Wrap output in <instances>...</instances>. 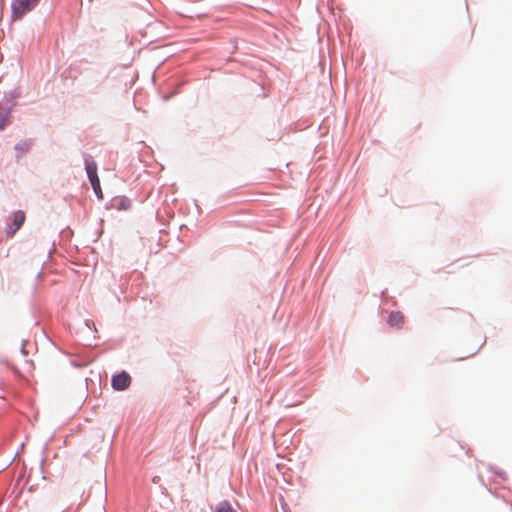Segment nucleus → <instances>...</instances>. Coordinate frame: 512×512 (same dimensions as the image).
I'll list each match as a JSON object with an SVG mask.
<instances>
[{"label": "nucleus", "mask_w": 512, "mask_h": 512, "mask_svg": "<svg viewBox=\"0 0 512 512\" xmlns=\"http://www.w3.org/2000/svg\"><path fill=\"white\" fill-rule=\"evenodd\" d=\"M21 353H22L23 355H27V351H26V349H25V345H24V343L22 344V347H21Z\"/></svg>", "instance_id": "14"}, {"label": "nucleus", "mask_w": 512, "mask_h": 512, "mask_svg": "<svg viewBox=\"0 0 512 512\" xmlns=\"http://www.w3.org/2000/svg\"><path fill=\"white\" fill-rule=\"evenodd\" d=\"M12 123V114L0 111V131Z\"/></svg>", "instance_id": "9"}, {"label": "nucleus", "mask_w": 512, "mask_h": 512, "mask_svg": "<svg viewBox=\"0 0 512 512\" xmlns=\"http://www.w3.org/2000/svg\"><path fill=\"white\" fill-rule=\"evenodd\" d=\"M26 219L24 211L17 210L12 215V224H7L5 234L7 237H12L22 227Z\"/></svg>", "instance_id": "4"}, {"label": "nucleus", "mask_w": 512, "mask_h": 512, "mask_svg": "<svg viewBox=\"0 0 512 512\" xmlns=\"http://www.w3.org/2000/svg\"><path fill=\"white\" fill-rule=\"evenodd\" d=\"M16 107V104L12 101L7 100L6 98H2L0 100V111H4L6 113H12V110Z\"/></svg>", "instance_id": "10"}, {"label": "nucleus", "mask_w": 512, "mask_h": 512, "mask_svg": "<svg viewBox=\"0 0 512 512\" xmlns=\"http://www.w3.org/2000/svg\"><path fill=\"white\" fill-rule=\"evenodd\" d=\"M215 512H233V509L227 500H223L217 505Z\"/></svg>", "instance_id": "12"}, {"label": "nucleus", "mask_w": 512, "mask_h": 512, "mask_svg": "<svg viewBox=\"0 0 512 512\" xmlns=\"http://www.w3.org/2000/svg\"><path fill=\"white\" fill-rule=\"evenodd\" d=\"M496 473H497V474H498L502 479H504V473H503V472H501V471H497Z\"/></svg>", "instance_id": "15"}, {"label": "nucleus", "mask_w": 512, "mask_h": 512, "mask_svg": "<svg viewBox=\"0 0 512 512\" xmlns=\"http://www.w3.org/2000/svg\"><path fill=\"white\" fill-rule=\"evenodd\" d=\"M33 145L32 139H25L17 142L14 146V149L19 152V154L16 155V158L19 159L22 154L27 153Z\"/></svg>", "instance_id": "6"}, {"label": "nucleus", "mask_w": 512, "mask_h": 512, "mask_svg": "<svg viewBox=\"0 0 512 512\" xmlns=\"http://www.w3.org/2000/svg\"><path fill=\"white\" fill-rule=\"evenodd\" d=\"M91 186H92V189L96 195V197L99 199V200H102L103 199V192H102V189H101V185H100V180L96 181V182H92L90 183Z\"/></svg>", "instance_id": "13"}, {"label": "nucleus", "mask_w": 512, "mask_h": 512, "mask_svg": "<svg viewBox=\"0 0 512 512\" xmlns=\"http://www.w3.org/2000/svg\"><path fill=\"white\" fill-rule=\"evenodd\" d=\"M11 462H12V460L9 463H7L2 469H0V471L4 470L6 467L10 466Z\"/></svg>", "instance_id": "16"}, {"label": "nucleus", "mask_w": 512, "mask_h": 512, "mask_svg": "<svg viewBox=\"0 0 512 512\" xmlns=\"http://www.w3.org/2000/svg\"><path fill=\"white\" fill-rule=\"evenodd\" d=\"M107 73L99 67H90L85 70L83 86L89 93H97L106 81Z\"/></svg>", "instance_id": "1"}, {"label": "nucleus", "mask_w": 512, "mask_h": 512, "mask_svg": "<svg viewBox=\"0 0 512 512\" xmlns=\"http://www.w3.org/2000/svg\"><path fill=\"white\" fill-rule=\"evenodd\" d=\"M387 323L390 327L400 328L404 323V316L401 312H391L388 316Z\"/></svg>", "instance_id": "7"}, {"label": "nucleus", "mask_w": 512, "mask_h": 512, "mask_svg": "<svg viewBox=\"0 0 512 512\" xmlns=\"http://www.w3.org/2000/svg\"><path fill=\"white\" fill-rule=\"evenodd\" d=\"M21 97V91L18 88H14L9 92L5 93L4 98L9 101H12L17 105V99Z\"/></svg>", "instance_id": "11"}, {"label": "nucleus", "mask_w": 512, "mask_h": 512, "mask_svg": "<svg viewBox=\"0 0 512 512\" xmlns=\"http://www.w3.org/2000/svg\"><path fill=\"white\" fill-rule=\"evenodd\" d=\"M84 168L87 174V178L90 183L96 182L99 179L97 172V163L94 158L87 153H83Z\"/></svg>", "instance_id": "5"}, {"label": "nucleus", "mask_w": 512, "mask_h": 512, "mask_svg": "<svg viewBox=\"0 0 512 512\" xmlns=\"http://www.w3.org/2000/svg\"><path fill=\"white\" fill-rule=\"evenodd\" d=\"M112 206L119 211L128 210L131 207V200L125 196L114 198Z\"/></svg>", "instance_id": "8"}, {"label": "nucleus", "mask_w": 512, "mask_h": 512, "mask_svg": "<svg viewBox=\"0 0 512 512\" xmlns=\"http://www.w3.org/2000/svg\"><path fill=\"white\" fill-rule=\"evenodd\" d=\"M132 378L126 371L116 373L111 378V386L115 391H124L131 385Z\"/></svg>", "instance_id": "3"}, {"label": "nucleus", "mask_w": 512, "mask_h": 512, "mask_svg": "<svg viewBox=\"0 0 512 512\" xmlns=\"http://www.w3.org/2000/svg\"><path fill=\"white\" fill-rule=\"evenodd\" d=\"M41 0H12L11 17L13 20L22 19L27 13L32 11Z\"/></svg>", "instance_id": "2"}]
</instances>
